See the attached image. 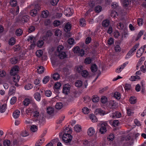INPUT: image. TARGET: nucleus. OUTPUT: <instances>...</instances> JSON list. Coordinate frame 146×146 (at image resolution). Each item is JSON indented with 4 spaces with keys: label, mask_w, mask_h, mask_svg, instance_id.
Here are the masks:
<instances>
[{
    "label": "nucleus",
    "mask_w": 146,
    "mask_h": 146,
    "mask_svg": "<svg viewBox=\"0 0 146 146\" xmlns=\"http://www.w3.org/2000/svg\"><path fill=\"white\" fill-rule=\"evenodd\" d=\"M44 68L42 66H39L37 68L38 72L40 74H41L43 73L44 71Z\"/></svg>",
    "instance_id": "obj_47"
},
{
    "label": "nucleus",
    "mask_w": 146,
    "mask_h": 146,
    "mask_svg": "<svg viewBox=\"0 0 146 146\" xmlns=\"http://www.w3.org/2000/svg\"><path fill=\"white\" fill-rule=\"evenodd\" d=\"M63 107V104L61 102L57 103L55 106V108L58 110L61 109Z\"/></svg>",
    "instance_id": "obj_33"
},
{
    "label": "nucleus",
    "mask_w": 146,
    "mask_h": 146,
    "mask_svg": "<svg viewBox=\"0 0 146 146\" xmlns=\"http://www.w3.org/2000/svg\"><path fill=\"white\" fill-rule=\"evenodd\" d=\"M37 11L35 9L31 10L30 12V14L31 16L33 17L35 16L37 14Z\"/></svg>",
    "instance_id": "obj_39"
},
{
    "label": "nucleus",
    "mask_w": 146,
    "mask_h": 146,
    "mask_svg": "<svg viewBox=\"0 0 146 146\" xmlns=\"http://www.w3.org/2000/svg\"><path fill=\"white\" fill-rule=\"evenodd\" d=\"M50 76H46L44 77L42 80V82L44 84H46L50 80Z\"/></svg>",
    "instance_id": "obj_38"
},
{
    "label": "nucleus",
    "mask_w": 146,
    "mask_h": 146,
    "mask_svg": "<svg viewBox=\"0 0 146 146\" xmlns=\"http://www.w3.org/2000/svg\"><path fill=\"white\" fill-rule=\"evenodd\" d=\"M13 76L14 77L13 78V81L16 83L18 82L20 78V77L18 75H16Z\"/></svg>",
    "instance_id": "obj_43"
},
{
    "label": "nucleus",
    "mask_w": 146,
    "mask_h": 146,
    "mask_svg": "<svg viewBox=\"0 0 146 146\" xmlns=\"http://www.w3.org/2000/svg\"><path fill=\"white\" fill-rule=\"evenodd\" d=\"M33 87V85L31 84H28L25 86L24 88L26 90H29L32 88Z\"/></svg>",
    "instance_id": "obj_32"
},
{
    "label": "nucleus",
    "mask_w": 146,
    "mask_h": 146,
    "mask_svg": "<svg viewBox=\"0 0 146 146\" xmlns=\"http://www.w3.org/2000/svg\"><path fill=\"white\" fill-rule=\"evenodd\" d=\"M34 97L36 101L39 102L40 100L41 96L39 92H36L35 93L34 95Z\"/></svg>",
    "instance_id": "obj_15"
},
{
    "label": "nucleus",
    "mask_w": 146,
    "mask_h": 146,
    "mask_svg": "<svg viewBox=\"0 0 146 146\" xmlns=\"http://www.w3.org/2000/svg\"><path fill=\"white\" fill-rule=\"evenodd\" d=\"M92 61V59L89 57L86 58L84 62L86 64H89Z\"/></svg>",
    "instance_id": "obj_49"
},
{
    "label": "nucleus",
    "mask_w": 146,
    "mask_h": 146,
    "mask_svg": "<svg viewBox=\"0 0 146 146\" xmlns=\"http://www.w3.org/2000/svg\"><path fill=\"white\" fill-rule=\"evenodd\" d=\"M44 139L43 138H42L41 139H40L36 142L35 146H40L44 142Z\"/></svg>",
    "instance_id": "obj_27"
},
{
    "label": "nucleus",
    "mask_w": 146,
    "mask_h": 146,
    "mask_svg": "<svg viewBox=\"0 0 146 146\" xmlns=\"http://www.w3.org/2000/svg\"><path fill=\"white\" fill-rule=\"evenodd\" d=\"M19 68V67L17 66H15L11 69L10 71V74L11 75L14 76L17 75L18 72Z\"/></svg>",
    "instance_id": "obj_6"
},
{
    "label": "nucleus",
    "mask_w": 146,
    "mask_h": 146,
    "mask_svg": "<svg viewBox=\"0 0 146 146\" xmlns=\"http://www.w3.org/2000/svg\"><path fill=\"white\" fill-rule=\"evenodd\" d=\"M143 31H140L138 33L137 36L135 39V40L137 41L141 37V36L143 35Z\"/></svg>",
    "instance_id": "obj_51"
},
{
    "label": "nucleus",
    "mask_w": 146,
    "mask_h": 146,
    "mask_svg": "<svg viewBox=\"0 0 146 146\" xmlns=\"http://www.w3.org/2000/svg\"><path fill=\"white\" fill-rule=\"evenodd\" d=\"M124 88L126 90L128 91L130 90L131 88V85L129 84H125Z\"/></svg>",
    "instance_id": "obj_63"
},
{
    "label": "nucleus",
    "mask_w": 146,
    "mask_h": 146,
    "mask_svg": "<svg viewBox=\"0 0 146 146\" xmlns=\"http://www.w3.org/2000/svg\"><path fill=\"white\" fill-rule=\"evenodd\" d=\"M17 101V98L15 96L13 97L10 101V103L11 104H13Z\"/></svg>",
    "instance_id": "obj_54"
},
{
    "label": "nucleus",
    "mask_w": 146,
    "mask_h": 146,
    "mask_svg": "<svg viewBox=\"0 0 146 146\" xmlns=\"http://www.w3.org/2000/svg\"><path fill=\"white\" fill-rule=\"evenodd\" d=\"M70 86L68 84H66L64 85L63 90V93L66 95L68 94L70 92Z\"/></svg>",
    "instance_id": "obj_5"
},
{
    "label": "nucleus",
    "mask_w": 146,
    "mask_h": 146,
    "mask_svg": "<svg viewBox=\"0 0 146 146\" xmlns=\"http://www.w3.org/2000/svg\"><path fill=\"white\" fill-rule=\"evenodd\" d=\"M107 98L105 96L102 97L101 98V102L103 104H105L107 102Z\"/></svg>",
    "instance_id": "obj_59"
},
{
    "label": "nucleus",
    "mask_w": 146,
    "mask_h": 146,
    "mask_svg": "<svg viewBox=\"0 0 146 146\" xmlns=\"http://www.w3.org/2000/svg\"><path fill=\"white\" fill-rule=\"evenodd\" d=\"M102 7L100 6H98L95 7V10L96 12L97 13L100 12L102 10Z\"/></svg>",
    "instance_id": "obj_58"
},
{
    "label": "nucleus",
    "mask_w": 146,
    "mask_h": 146,
    "mask_svg": "<svg viewBox=\"0 0 146 146\" xmlns=\"http://www.w3.org/2000/svg\"><path fill=\"white\" fill-rule=\"evenodd\" d=\"M10 144V141L8 139L5 140L3 142V145L4 146H9Z\"/></svg>",
    "instance_id": "obj_40"
},
{
    "label": "nucleus",
    "mask_w": 146,
    "mask_h": 146,
    "mask_svg": "<svg viewBox=\"0 0 146 146\" xmlns=\"http://www.w3.org/2000/svg\"><path fill=\"white\" fill-rule=\"evenodd\" d=\"M52 78L55 80H58L60 78V75L57 73H55L52 75Z\"/></svg>",
    "instance_id": "obj_28"
},
{
    "label": "nucleus",
    "mask_w": 146,
    "mask_h": 146,
    "mask_svg": "<svg viewBox=\"0 0 146 146\" xmlns=\"http://www.w3.org/2000/svg\"><path fill=\"white\" fill-rule=\"evenodd\" d=\"M29 134L28 132L26 131H23L21 133V135L23 137L27 136Z\"/></svg>",
    "instance_id": "obj_61"
},
{
    "label": "nucleus",
    "mask_w": 146,
    "mask_h": 146,
    "mask_svg": "<svg viewBox=\"0 0 146 146\" xmlns=\"http://www.w3.org/2000/svg\"><path fill=\"white\" fill-rule=\"evenodd\" d=\"M23 33V31L21 29H18L16 31V34L17 36H20Z\"/></svg>",
    "instance_id": "obj_50"
},
{
    "label": "nucleus",
    "mask_w": 146,
    "mask_h": 146,
    "mask_svg": "<svg viewBox=\"0 0 146 146\" xmlns=\"http://www.w3.org/2000/svg\"><path fill=\"white\" fill-rule=\"evenodd\" d=\"M20 115V111L19 110H16L14 111L13 114V117L15 118H17Z\"/></svg>",
    "instance_id": "obj_16"
},
{
    "label": "nucleus",
    "mask_w": 146,
    "mask_h": 146,
    "mask_svg": "<svg viewBox=\"0 0 146 146\" xmlns=\"http://www.w3.org/2000/svg\"><path fill=\"white\" fill-rule=\"evenodd\" d=\"M39 115V113L38 110L34 111L33 113V116L35 117H37Z\"/></svg>",
    "instance_id": "obj_57"
},
{
    "label": "nucleus",
    "mask_w": 146,
    "mask_h": 146,
    "mask_svg": "<svg viewBox=\"0 0 146 146\" xmlns=\"http://www.w3.org/2000/svg\"><path fill=\"white\" fill-rule=\"evenodd\" d=\"M51 94L52 92L49 90H46L45 92V95L47 97H50L51 95Z\"/></svg>",
    "instance_id": "obj_62"
},
{
    "label": "nucleus",
    "mask_w": 146,
    "mask_h": 146,
    "mask_svg": "<svg viewBox=\"0 0 146 146\" xmlns=\"http://www.w3.org/2000/svg\"><path fill=\"white\" fill-rule=\"evenodd\" d=\"M64 133L62 137L63 141L66 143H69L71 141L72 138L70 134L72 131V130L68 127H66L64 129Z\"/></svg>",
    "instance_id": "obj_1"
},
{
    "label": "nucleus",
    "mask_w": 146,
    "mask_h": 146,
    "mask_svg": "<svg viewBox=\"0 0 146 146\" xmlns=\"http://www.w3.org/2000/svg\"><path fill=\"white\" fill-rule=\"evenodd\" d=\"M121 114L119 112H116L115 113L112 114V115H110V117L112 118H118L121 117Z\"/></svg>",
    "instance_id": "obj_13"
},
{
    "label": "nucleus",
    "mask_w": 146,
    "mask_h": 146,
    "mask_svg": "<svg viewBox=\"0 0 146 146\" xmlns=\"http://www.w3.org/2000/svg\"><path fill=\"white\" fill-rule=\"evenodd\" d=\"M15 92V88L14 87H11L9 92V95H13Z\"/></svg>",
    "instance_id": "obj_22"
},
{
    "label": "nucleus",
    "mask_w": 146,
    "mask_h": 146,
    "mask_svg": "<svg viewBox=\"0 0 146 146\" xmlns=\"http://www.w3.org/2000/svg\"><path fill=\"white\" fill-rule=\"evenodd\" d=\"M117 28L119 29H123L124 27L123 24L121 23H119L117 24Z\"/></svg>",
    "instance_id": "obj_48"
},
{
    "label": "nucleus",
    "mask_w": 146,
    "mask_h": 146,
    "mask_svg": "<svg viewBox=\"0 0 146 146\" xmlns=\"http://www.w3.org/2000/svg\"><path fill=\"white\" fill-rule=\"evenodd\" d=\"M80 25L81 27H84L86 25V21L84 19L81 18L80 20Z\"/></svg>",
    "instance_id": "obj_37"
},
{
    "label": "nucleus",
    "mask_w": 146,
    "mask_h": 146,
    "mask_svg": "<svg viewBox=\"0 0 146 146\" xmlns=\"http://www.w3.org/2000/svg\"><path fill=\"white\" fill-rule=\"evenodd\" d=\"M27 40L31 43H36V39L35 37L32 36H29Z\"/></svg>",
    "instance_id": "obj_21"
},
{
    "label": "nucleus",
    "mask_w": 146,
    "mask_h": 146,
    "mask_svg": "<svg viewBox=\"0 0 146 146\" xmlns=\"http://www.w3.org/2000/svg\"><path fill=\"white\" fill-rule=\"evenodd\" d=\"M129 102L131 104H134L136 102V98L134 96L131 97L129 99Z\"/></svg>",
    "instance_id": "obj_35"
},
{
    "label": "nucleus",
    "mask_w": 146,
    "mask_h": 146,
    "mask_svg": "<svg viewBox=\"0 0 146 146\" xmlns=\"http://www.w3.org/2000/svg\"><path fill=\"white\" fill-rule=\"evenodd\" d=\"M31 98H26L25 99L23 102L24 105L25 106H27L31 102Z\"/></svg>",
    "instance_id": "obj_20"
},
{
    "label": "nucleus",
    "mask_w": 146,
    "mask_h": 146,
    "mask_svg": "<svg viewBox=\"0 0 146 146\" xmlns=\"http://www.w3.org/2000/svg\"><path fill=\"white\" fill-rule=\"evenodd\" d=\"M121 1L122 2V4L123 6H127L129 4V2L128 0H122Z\"/></svg>",
    "instance_id": "obj_56"
},
{
    "label": "nucleus",
    "mask_w": 146,
    "mask_h": 146,
    "mask_svg": "<svg viewBox=\"0 0 146 146\" xmlns=\"http://www.w3.org/2000/svg\"><path fill=\"white\" fill-rule=\"evenodd\" d=\"M1 104L0 103V112L1 113L4 112L6 109V104H4L1 106Z\"/></svg>",
    "instance_id": "obj_18"
},
{
    "label": "nucleus",
    "mask_w": 146,
    "mask_h": 146,
    "mask_svg": "<svg viewBox=\"0 0 146 146\" xmlns=\"http://www.w3.org/2000/svg\"><path fill=\"white\" fill-rule=\"evenodd\" d=\"M64 13L66 16H70L72 15L73 10L70 8H67L65 10Z\"/></svg>",
    "instance_id": "obj_7"
},
{
    "label": "nucleus",
    "mask_w": 146,
    "mask_h": 146,
    "mask_svg": "<svg viewBox=\"0 0 146 146\" xmlns=\"http://www.w3.org/2000/svg\"><path fill=\"white\" fill-rule=\"evenodd\" d=\"M139 44L138 43L134 45L128 51L125 57V59H128L133 55L137 49L139 48Z\"/></svg>",
    "instance_id": "obj_2"
},
{
    "label": "nucleus",
    "mask_w": 146,
    "mask_h": 146,
    "mask_svg": "<svg viewBox=\"0 0 146 146\" xmlns=\"http://www.w3.org/2000/svg\"><path fill=\"white\" fill-rule=\"evenodd\" d=\"M127 64V62H125L123 63V64L121 65L119 68L116 70L115 72H116L119 73L121 72V70L124 69Z\"/></svg>",
    "instance_id": "obj_10"
},
{
    "label": "nucleus",
    "mask_w": 146,
    "mask_h": 146,
    "mask_svg": "<svg viewBox=\"0 0 146 146\" xmlns=\"http://www.w3.org/2000/svg\"><path fill=\"white\" fill-rule=\"evenodd\" d=\"M74 129L76 132H79L82 131V127L80 125L77 124L74 127Z\"/></svg>",
    "instance_id": "obj_19"
},
{
    "label": "nucleus",
    "mask_w": 146,
    "mask_h": 146,
    "mask_svg": "<svg viewBox=\"0 0 146 146\" xmlns=\"http://www.w3.org/2000/svg\"><path fill=\"white\" fill-rule=\"evenodd\" d=\"M82 111L84 114H88L90 112L89 109L86 107H85L82 109Z\"/></svg>",
    "instance_id": "obj_55"
},
{
    "label": "nucleus",
    "mask_w": 146,
    "mask_h": 146,
    "mask_svg": "<svg viewBox=\"0 0 146 146\" xmlns=\"http://www.w3.org/2000/svg\"><path fill=\"white\" fill-rule=\"evenodd\" d=\"M89 118L93 122L97 121V118L96 116L93 114H90L89 116Z\"/></svg>",
    "instance_id": "obj_30"
},
{
    "label": "nucleus",
    "mask_w": 146,
    "mask_h": 146,
    "mask_svg": "<svg viewBox=\"0 0 146 146\" xmlns=\"http://www.w3.org/2000/svg\"><path fill=\"white\" fill-rule=\"evenodd\" d=\"M10 61L13 64H15L16 63L18 62V60L15 57H14L11 58L10 60Z\"/></svg>",
    "instance_id": "obj_60"
},
{
    "label": "nucleus",
    "mask_w": 146,
    "mask_h": 146,
    "mask_svg": "<svg viewBox=\"0 0 146 146\" xmlns=\"http://www.w3.org/2000/svg\"><path fill=\"white\" fill-rule=\"evenodd\" d=\"M17 3V1L16 0H11L10 2V5L13 7L16 6Z\"/></svg>",
    "instance_id": "obj_52"
},
{
    "label": "nucleus",
    "mask_w": 146,
    "mask_h": 146,
    "mask_svg": "<svg viewBox=\"0 0 146 146\" xmlns=\"http://www.w3.org/2000/svg\"><path fill=\"white\" fill-rule=\"evenodd\" d=\"M90 69L92 72H95L97 71L98 67L96 64H93L91 66Z\"/></svg>",
    "instance_id": "obj_26"
},
{
    "label": "nucleus",
    "mask_w": 146,
    "mask_h": 146,
    "mask_svg": "<svg viewBox=\"0 0 146 146\" xmlns=\"http://www.w3.org/2000/svg\"><path fill=\"white\" fill-rule=\"evenodd\" d=\"M99 100V98L97 95L94 96L92 99V101L94 103H96L98 102Z\"/></svg>",
    "instance_id": "obj_34"
},
{
    "label": "nucleus",
    "mask_w": 146,
    "mask_h": 146,
    "mask_svg": "<svg viewBox=\"0 0 146 146\" xmlns=\"http://www.w3.org/2000/svg\"><path fill=\"white\" fill-rule=\"evenodd\" d=\"M94 113L96 115L99 114L100 115H104L106 114L104 111L100 108L96 109L94 111Z\"/></svg>",
    "instance_id": "obj_8"
},
{
    "label": "nucleus",
    "mask_w": 146,
    "mask_h": 146,
    "mask_svg": "<svg viewBox=\"0 0 146 146\" xmlns=\"http://www.w3.org/2000/svg\"><path fill=\"white\" fill-rule=\"evenodd\" d=\"M141 48H140L137 51L136 53V56L137 58H139L142 55V54L143 53V50H141Z\"/></svg>",
    "instance_id": "obj_31"
},
{
    "label": "nucleus",
    "mask_w": 146,
    "mask_h": 146,
    "mask_svg": "<svg viewBox=\"0 0 146 146\" xmlns=\"http://www.w3.org/2000/svg\"><path fill=\"white\" fill-rule=\"evenodd\" d=\"M63 48L64 47L62 45H59L58 47L57 48V51L59 53L60 52H62L61 51L63 49Z\"/></svg>",
    "instance_id": "obj_64"
},
{
    "label": "nucleus",
    "mask_w": 146,
    "mask_h": 146,
    "mask_svg": "<svg viewBox=\"0 0 146 146\" xmlns=\"http://www.w3.org/2000/svg\"><path fill=\"white\" fill-rule=\"evenodd\" d=\"M47 113L49 115H51L53 113L54 109L53 108L51 107H48L46 109Z\"/></svg>",
    "instance_id": "obj_17"
},
{
    "label": "nucleus",
    "mask_w": 146,
    "mask_h": 146,
    "mask_svg": "<svg viewBox=\"0 0 146 146\" xmlns=\"http://www.w3.org/2000/svg\"><path fill=\"white\" fill-rule=\"evenodd\" d=\"M83 85L82 82L80 80L76 81L75 83V86L77 87H81Z\"/></svg>",
    "instance_id": "obj_24"
},
{
    "label": "nucleus",
    "mask_w": 146,
    "mask_h": 146,
    "mask_svg": "<svg viewBox=\"0 0 146 146\" xmlns=\"http://www.w3.org/2000/svg\"><path fill=\"white\" fill-rule=\"evenodd\" d=\"M114 97L117 99L119 100L121 98V95L119 92H115L114 95Z\"/></svg>",
    "instance_id": "obj_41"
},
{
    "label": "nucleus",
    "mask_w": 146,
    "mask_h": 146,
    "mask_svg": "<svg viewBox=\"0 0 146 146\" xmlns=\"http://www.w3.org/2000/svg\"><path fill=\"white\" fill-rule=\"evenodd\" d=\"M66 54L64 52H61L59 53L58 56L60 59H63L66 57Z\"/></svg>",
    "instance_id": "obj_29"
},
{
    "label": "nucleus",
    "mask_w": 146,
    "mask_h": 146,
    "mask_svg": "<svg viewBox=\"0 0 146 146\" xmlns=\"http://www.w3.org/2000/svg\"><path fill=\"white\" fill-rule=\"evenodd\" d=\"M48 15V12L47 11H43L41 14L42 17L44 18H46Z\"/></svg>",
    "instance_id": "obj_44"
},
{
    "label": "nucleus",
    "mask_w": 146,
    "mask_h": 146,
    "mask_svg": "<svg viewBox=\"0 0 146 146\" xmlns=\"http://www.w3.org/2000/svg\"><path fill=\"white\" fill-rule=\"evenodd\" d=\"M36 55L38 57H41L43 54V52L41 50H37L36 52Z\"/></svg>",
    "instance_id": "obj_53"
},
{
    "label": "nucleus",
    "mask_w": 146,
    "mask_h": 146,
    "mask_svg": "<svg viewBox=\"0 0 146 146\" xmlns=\"http://www.w3.org/2000/svg\"><path fill=\"white\" fill-rule=\"evenodd\" d=\"M30 129L33 132L36 131L38 129V127L36 125H33L31 127Z\"/></svg>",
    "instance_id": "obj_42"
},
{
    "label": "nucleus",
    "mask_w": 146,
    "mask_h": 146,
    "mask_svg": "<svg viewBox=\"0 0 146 146\" xmlns=\"http://www.w3.org/2000/svg\"><path fill=\"white\" fill-rule=\"evenodd\" d=\"M95 133V129L93 127H90L88 130V134L90 136H92Z\"/></svg>",
    "instance_id": "obj_9"
},
{
    "label": "nucleus",
    "mask_w": 146,
    "mask_h": 146,
    "mask_svg": "<svg viewBox=\"0 0 146 146\" xmlns=\"http://www.w3.org/2000/svg\"><path fill=\"white\" fill-rule=\"evenodd\" d=\"M108 126V124L106 122H104L101 124V127L100 129V132L101 134H104L107 131L106 127Z\"/></svg>",
    "instance_id": "obj_4"
},
{
    "label": "nucleus",
    "mask_w": 146,
    "mask_h": 146,
    "mask_svg": "<svg viewBox=\"0 0 146 146\" xmlns=\"http://www.w3.org/2000/svg\"><path fill=\"white\" fill-rule=\"evenodd\" d=\"M81 74L82 77H87L89 75L88 72L86 70H83L81 72Z\"/></svg>",
    "instance_id": "obj_36"
},
{
    "label": "nucleus",
    "mask_w": 146,
    "mask_h": 146,
    "mask_svg": "<svg viewBox=\"0 0 146 146\" xmlns=\"http://www.w3.org/2000/svg\"><path fill=\"white\" fill-rule=\"evenodd\" d=\"M71 24L69 22L67 23L65 25L64 27V31L66 32L69 31L71 28Z\"/></svg>",
    "instance_id": "obj_11"
},
{
    "label": "nucleus",
    "mask_w": 146,
    "mask_h": 146,
    "mask_svg": "<svg viewBox=\"0 0 146 146\" xmlns=\"http://www.w3.org/2000/svg\"><path fill=\"white\" fill-rule=\"evenodd\" d=\"M44 44L43 41L41 40H38L37 43V46L39 48L41 47Z\"/></svg>",
    "instance_id": "obj_46"
},
{
    "label": "nucleus",
    "mask_w": 146,
    "mask_h": 146,
    "mask_svg": "<svg viewBox=\"0 0 146 146\" xmlns=\"http://www.w3.org/2000/svg\"><path fill=\"white\" fill-rule=\"evenodd\" d=\"M73 51L75 53L77 54L78 55L82 56L84 55V51L83 49L80 50L78 46L75 47L73 49Z\"/></svg>",
    "instance_id": "obj_3"
},
{
    "label": "nucleus",
    "mask_w": 146,
    "mask_h": 146,
    "mask_svg": "<svg viewBox=\"0 0 146 146\" xmlns=\"http://www.w3.org/2000/svg\"><path fill=\"white\" fill-rule=\"evenodd\" d=\"M15 39L14 37H11L9 40V45H13L15 44Z\"/></svg>",
    "instance_id": "obj_25"
},
{
    "label": "nucleus",
    "mask_w": 146,
    "mask_h": 146,
    "mask_svg": "<svg viewBox=\"0 0 146 146\" xmlns=\"http://www.w3.org/2000/svg\"><path fill=\"white\" fill-rule=\"evenodd\" d=\"M29 19V17L27 15H24L22 16L20 20L21 21L22 23L27 22Z\"/></svg>",
    "instance_id": "obj_12"
},
{
    "label": "nucleus",
    "mask_w": 146,
    "mask_h": 146,
    "mask_svg": "<svg viewBox=\"0 0 146 146\" xmlns=\"http://www.w3.org/2000/svg\"><path fill=\"white\" fill-rule=\"evenodd\" d=\"M54 34L56 36H60L62 34V32L59 29H57L55 32Z\"/></svg>",
    "instance_id": "obj_45"
},
{
    "label": "nucleus",
    "mask_w": 146,
    "mask_h": 146,
    "mask_svg": "<svg viewBox=\"0 0 146 146\" xmlns=\"http://www.w3.org/2000/svg\"><path fill=\"white\" fill-rule=\"evenodd\" d=\"M110 23V21L108 20H105L102 22V25L103 27H107L109 25Z\"/></svg>",
    "instance_id": "obj_23"
},
{
    "label": "nucleus",
    "mask_w": 146,
    "mask_h": 146,
    "mask_svg": "<svg viewBox=\"0 0 146 146\" xmlns=\"http://www.w3.org/2000/svg\"><path fill=\"white\" fill-rule=\"evenodd\" d=\"M127 113L129 116H131L132 115L133 113V110L132 108L131 107H127L126 108Z\"/></svg>",
    "instance_id": "obj_14"
}]
</instances>
